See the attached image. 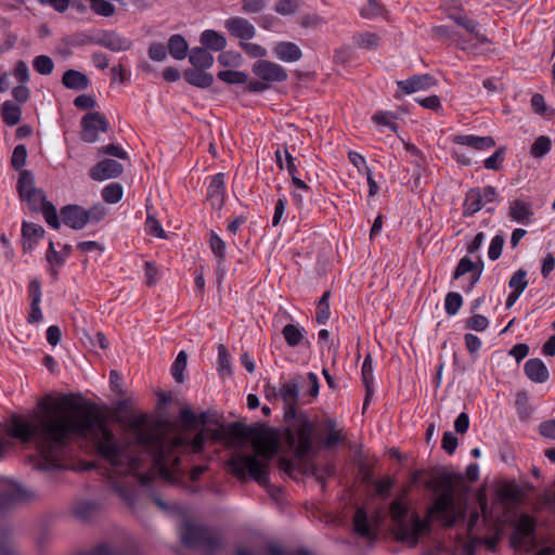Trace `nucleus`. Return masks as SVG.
I'll use <instances>...</instances> for the list:
<instances>
[{
  "label": "nucleus",
  "instance_id": "1",
  "mask_svg": "<svg viewBox=\"0 0 555 555\" xmlns=\"http://www.w3.org/2000/svg\"><path fill=\"white\" fill-rule=\"evenodd\" d=\"M129 428L135 446L121 447L95 405L81 404L63 396L40 400L30 420L13 422L12 434L24 442H33L50 464L59 461L74 437L91 439L100 454L119 475L137 474L142 467L140 451H143L151 457L162 478L171 485L180 476V470L176 468L179 463L178 451L183 448L199 453L208 437L232 446L249 440L251 452H233L228 465L237 479L245 480L248 476L260 486L269 483L270 463L278 453L274 438L240 422L227 427L220 425L215 429H202L191 441L182 435L169 436L159 424L150 425L144 415L130 420Z\"/></svg>",
  "mask_w": 555,
  "mask_h": 555
},
{
  "label": "nucleus",
  "instance_id": "2",
  "mask_svg": "<svg viewBox=\"0 0 555 555\" xmlns=\"http://www.w3.org/2000/svg\"><path fill=\"white\" fill-rule=\"evenodd\" d=\"M390 514L395 522L392 532L398 541L415 545L420 537L428 530L427 521L410 514L405 504L400 501L392 503Z\"/></svg>",
  "mask_w": 555,
  "mask_h": 555
},
{
  "label": "nucleus",
  "instance_id": "3",
  "mask_svg": "<svg viewBox=\"0 0 555 555\" xmlns=\"http://www.w3.org/2000/svg\"><path fill=\"white\" fill-rule=\"evenodd\" d=\"M513 533L511 535V545L514 547L517 555H527L534 551L539 541L535 533V520L532 516L527 514L516 515L513 520ZM552 547H543L534 555H553Z\"/></svg>",
  "mask_w": 555,
  "mask_h": 555
},
{
  "label": "nucleus",
  "instance_id": "4",
  "mask_svg": "<svg viewBox=\"0 0 555 555\" xmlns=\"http://www.w3.org/2000/svg\"><path fill=\"white\" fill-rule=\"evenodd\" d=\"M465 509L464 501L455 496L452 485L448 482L430 508V515L443 526L451 527L462 520Z\"/></svg>",
  "mask_w": 555,
  "mask_h": 555
},
{
  "label": "nucleus",
  "instance_id": "5",
  "mask_svg": "<svg viewBox=\"0 0 555 555\" xmlns=\"http://www.w3.org/2000/svg\"><path fill=\"white\" fill-rule=\"evenodd\" d=\"M483 516L480 518L477 512H472L469 520L466 525L467 541H462L460 546L462 547L463 555H474V550L478 545H486L488 550L494 551L500 540V528L495 525L492 526V534L489 537L481 535V527L486 526L485 506L481 504Z\"/></svg>",
  "mask_w": 555,
  "mask_h": 555
},
{
  "label": "nucleus",
  "instance_id": "6",
  "mask_svg": "<svg viewBox=\"0 0 555 555\" xmlns=\"http://www.w3.org/2000/svg\"><path fill=\"white\" fill-rule=\"evenodd\" d=\"M179 532L184 545L198 547L207 555L215 554L222 545L219 534L190 520H185L181 525Z\"/></svg>",
  "mask_w": 555,
  "mask_h": 555
},
{
  "label": "nucleus",
  "instance_id": "7",
  "mask_svg": "<svg viewBox=\"0 0 555 555\" xmlns=\"http://www.w3.org/2000/svg\"><path fill=\"white\" fill-rule=\"evenodd\" d=\"M313 431V424L304 415L296 417L292 427L286 430V443L294 449L297 457L301 459L310 452Z\"/></svg>",
  "mask_w": 555,
  "mask_h": 555
},
{
  "label": "nucleus",
  "instance_id": "8",
  "mask_svg": "<svg viewBox=\"0 0 555 555\" xmlns=\"http://www.w3.org/2000/svg\"><path fill=\"white\" fill-rule=\"evenodd\" d=\"M452 142L457 146H467L476 151H487L495 145L492 137H478L473 134H456L452 138ZM453 156L465 165L470 164V157L466 156L460 147L453 149Z\"/></svg>",
  "mask_w": 555,
  "mask_h": 555
},
{
  "label": "nucleus",
  "instance_id": "9",
  "mask_svg": "<svg viewBox=\"0 0 555 555\" xmlns=\"http://www.w3.org/2000/svg\"><path fill=\"white\" fill-rule=\"evenodd\" d=\"M353 528L356 533L365 541L374 542L378 537V513L373 515L367 513L365 508H358L353 516Z\"/></svg>",
  "mask_w": 555,
  "mask_h": 555
},
{
  "label": "nucleus",
  "instance_id": "10",
  "mask_svg": "<svg viewBox=\"0 0 555 555\" xmlns=\"http://www.w3.org/2000/svg\"><path fill=\"white\" fill-rule=\"evenodd\" d=\"M253 74L271 86L284 82L288 78L287 70L280 64L269 60H258L251 66Z\"/></svg>",
  "mask_w": 555,
  "mask_h": 555
},
{
  "label": "nucleus",
  "instance_id": "11",
  "mask_svg": "<svg viewBox=\"0 0 555 555\" xmlns=\"http://www.w3.org/2000/svg\"><path fill=\"white\" fill-rule=\"evenodd\" d=\"M496 196L493 186L476 188L467 192L464 201V215L470 216L478 212L488 203H492Z\"/></svg>",
  "mask_w": 555,
  "mask_h": 555
},
{
  "label": "nucleus",
  "instance_id": "12",
  "mask_svg": "<svg viewBox=\"0 0 555 555\" xmlns=\"http://www.w3.org/2000/svg\"><path fill=\"white\" fill-rule=\"evenodd\" d=\"M450 17L464 29L467 30L469 35L468 40L461 41V47L463 50L473 51L476 50L479 46L485 44L488 40L483 34L480 33L479 26L474 21L467 18L461 14H452Z\"/></svg>",
  "mask_w": 555,
  "mask_h": 555
},
{
  "label": "nucleus",
  "instance_id": "13",
  "mask_svg": "<svg viewBox=\"0 0 555 555\" xmlns=\"http://www.w3.org/2000/svg\"><path fill=\"white\" fill-rule=\"evenodd\" d=\"M81 139L85 142L93 143L98 140L99 132H105L108 128V122L100 113H89L82 120Z\"/></svg>",
  "mask_w": 555,
  "mask_h": 555
},
{
  "label": "nucleus",
  "instance_id": "14",
  "mask_svg": "<svg viewBox=\"0 0 555 555\" xmlns=\"http://www.w3.org/2000/svg\"><path fill=\"white\" fill-rule=\"evenodd\" d=\"M224 27L240 42L248 41L256 36L255 26L244 17L235 16L228 18L224 22Z\"/></svg>",
  "mask_w": 555,
  "mask_h": 555
},
{
  "label": "nucleus",
  "instance_id": "15",
  "mask_svg": "<svg viewBox=\"0 0 555 555\" xmlns=\"http://www.w3.org/2000/svg\"><path fill=\"white\" fill-rule=\"evenodd\" d=\"M124 171V167L115 159L106 158L99 162L90 169L89 176L95 181H103L119 177Z\"/></svg>",
  "mask_w": 555,
  "mask_h": 555
},
{
  "label": "nucleus",
  "instance_id": "16",
  "mask_svg": "<svg viewBox=\"0 0 555 555\" xmlns=\"http://www.w3.org/2000/svg\"><path fill=\"white\" fill-rule=\"evenodd\" d=\"M63 222L74 229L80 230L87 225L86 209L78 205H67L61 209Z\"/></svg>",
  "mask_w": 555,
  "mask_h": 555
},
{
  "label": "nucleus",
  "instance_id": "17",
  "mask_svg": "<svg viewBox=\"0 0 555 555\" xmlns=\"http://www.w3.org/2000/svg\"><path fill=\"white\" fill-rule=\"evenodd\" d=\"M31 495L18 486L0 483V509L10 507L17 501H26Z\"/></svg>",
  "mask_w": 555,
  "mask_h": 555
},
{
  "label": "nucleus",
  "instance_id": "18",
  "mask_svg": "<svg viewBox=\"0 0 555 555\" xmlns=\"http://www.w3.org/2000/svg\"><path fill=\"white\" fill-rule=\"evenodd\" d=\"M224 175L217 173L214 176L207 193V199L209 201L214 209H220L224 204Z\"/></svg>",
  "mask_w": 555,
  "mask_h": 555
},
{
  "label": "nucleus",
  "instance_id": "19",
  "mask_svg": "<svg viewBox=\"0 0 555 555\" xmlns=\"http://www.w3.org/2000/svg\"><path fill=\"white\" fill-rule=\"evenodd\" d=\"M96 43L114 52L127 51L132 46L131 40L114 31L104 33L102 37L96 40Z\"/></svg>",
  "mask_w": 555,
  "mask_h": 555
},
{
  "label": "nucleus",
  "instance_id": "20",
  "mask_svg": "<svg viewBox=\"0 0 555 555\" xmlns=\"http://www.w3.org/2000/svg\"><path fill=\"white\" fill-rule=\"evenodd\" d=\"M274 55L283 62H297L301 59V49L294 42L280 41L273 48Z\"/></svg>",
  "mask_w": 555,
  "mask_h": 555
},
{
  "label": "nucleus",
  "instance_id": "21",
  "mask_svg": "<svg viewBox=\"0 0 555 555\" xmlns=\"http://www.w3.org/2000/svg\"><path fill=\"white\" fill-rule=\"evenodd\" d=\"M435 80L429 75L413 76L404 81L398 82L400 90L406 94L415 93L422 90H427L434 86Z\"/></svg>",
  "mask_w": 555,
  "mask_h": 555
},
{
  "label": "nucleus",
  "instance_id": "22",
  "mask_svg": "<svg viewBox=\"0 0 555 555\" xmlns=\"http://www.w3.org/2000/svg\"><path fill=\"white\" fill-rule=\"evenodd\" d=\"M43 233L44 230L41 225L24 221L22 225L24 251H30L35 244L43 236Z\"/></svg>",
  "mask_w": 555,
  "mask_h": 555
},
{
  "label": "nucleus",
  "instance_id": "23",
  "mask_svg": "<svg viewBox=\"0 0 555 555\" xmlns=\"http://www.w3.org/2000/svg\"><path fill=\"white\" fill-rule=\"evenodd\" d=\"M525 495L524 490L515 482H506L498 490L499 499L505 504H518Z\"/></svg>",
  "mask_w": 555,
  "mask_h": 555
},
{
  "label": "nucleus",
  "instance_id": "24",
  "mask_svg": "<svg viewBox=\"0 0 555 555\" xmlns=\"http://www.w3.org/2000/svg\"><path fill=\"white\" fill-rule=\"evenodd\" d=\"M279 395L282 398L285 406L288 409L286 414H295V406L297 404L299 390L296 382H287L280 387Z\"/></svg>",
  "mask_w": 555,
  "mask_h": 555
},
{
  "label": "nucleus",
  "instance_id": "25",
  "mask_svg": "<svg viewBox=\"0 0 555 555\" xmlns=\"http://www.w3.org/2000/svg\"><path fill=\"white\" fill-rule=\"evenodd\" d=\"M62 82L67 89L80 91L88 88L90 80L86 74L79 70L68 69L64 73Z\"/></svg>",
  "mask_w": 555,
  "mask_h": 555
},
{
  "label": "nucleus",
  "instance_id": "26",
  "mask_svg": "<svg viewBox=\"0 0 555 555\" xmlns=\"http://www.w3.org/2000/svg\"><path fill=\"white\" fill-rule=\"evenodd\" d=\"M525 372L527 376L535 382L543 383L548 378V371L540 359H530L525 363Z\"/></svg>",
  "mask_w": 555,
  "mask_h": 555
},
{
  "label": "nucleus",
  "instance_id": "27",
  "mask_svg": "<svg viewBox=\"0 0 555 555\" xmlns=\"http://www.w3.org/2000/svg\"><path fill=\"white\" fill-rule=\"evenodd\" d=\"M201 43L206 50L222 51L227 46V39L220 33L207 29L201 34Z\"/></svg>",
  "mask_w": 555,
  "mask_h": 555
},
{
  "label": "nucleus",
  "instance_id": "28",
  "mask_svg": "<svg viewBox=\"0 0 555 555\" xmlns=\"http://www.w3.org/2000/svg\"><path fill=\"white\" fill-rule=\"evenodd\" d=\"M533 212L529 204L524 201H514L509 206L508 216L512 220L528 224Z\"/></svg>",
  "mask_w": 555,
  "mask_h": 555
},
{
  "label": "nucleus",
  "instance_id": "29",
  "mask_svg": "<svg viewBox=\"0 0 555 555\" xmlns=\"http://www.w3.org/2000/svg\"><path fill=\"white\" fill-rule=\"evenodd\" d=\"M472 272V285L476 284L481 275L482 266L479 267L477 263L473 262L468 257H463L454 271V279H459L462 275Z\"/></svg>",
  "mask_w": 555,
  "mask_h": 555
},
{
  "label": "nucleus",
  "instance_id": "30",
  "mask_svg": "<svg viewBox=\"0 0 555 555\" xmlns=\"http://www.w3.org/2000/svg\"><path fill=\"white\" fill-rule=\"evenodd\" d=\"M190 63L198 69H206L211 67L214 56L205 48H193L189 54Z\"/></svg>",
  "mask_w": 555,
  "mask_h": 555
},
{
  "label": "nucleus",
  "instance_id": "31",
  "mask_svg": "<svg viewBox=\"0 0 555 555\" xmlns=\"http://www.w3.org/2000/svg\"><path fill=\"white\" fill-rule=\"evenodd\" d=\"M362 380H363V385L366 390L364 402H363V411H365L366 406L370 403L372 395H373V386L372 385H373L374 377H373L372 359H371L370 354L366 356V358L363 362V365H362Z\"/></svg>",
  "mask_w": 555,
  "mask_h": 555
},
{
  "label": "nucleus",
  "instance_id": "32",
  "mask_svg": "<svg viewBox=\"0 0 555 555\" xmlns=\"http://www.w3.org/2000/svg\"><path fill=\"white\" fill-rule=\"evenodd\" d=\"M189 44L183 36L176 34L168 40V52L176 60H184L188 55Z\"/></svg>",
  "mask_w": 555,
  "mask_h": 555
},
{
  "label": "nucleus",
  "instance_id": "33",
  "mask_svg": "<svg viewBox=\"0 0 555 555\" xmlns=\"http://www.w3.org/2000/svg\"><path fill=\"white\" fill-rule=\"evenodd\" d=\"M100 511V506L90 501H82L75 504L74 516L81 521L91 520Z\"/></svg>",
  "mask_w": 555,
  "mask_h": 555
},
{
  "label": "nucleus",
  "instance_id": "34",
  "mask_svg": "<svg viewBox=\"0 0 555 555\" xmlns=\"http://www.w3.org/2000/svg\"><path fill=\"white\" fill-rule=\"evenodd\" d=\"M204 69H189L185 70L184 77L186 81L193 86L205 88L212 83L214 78L211 75L203 72Z\"/></svg>",
  "mask_w": 555,
  "mask_h": 555
},
{
  "label": "nucleus",
  "instance_id": "35",
  "mask_svg": "<svg viewBox=\"0 0 555 555\" xmlns=\"http://www.w3.org/2000/svg\"><path fill=\"white\" fill-rule=\"evenodd\" d=\"M34 175L29 170H22L17 181V192L22 198L33 190H36Z\"/></svg>",
  "mask_w": 555,
  "mask_h": 555
},
{
  "label": "nucleus",
  "instance_id": "36",
  "mask_svg": "<svg viewBox=\"0 0 555 555\" xmlns=\"http://www.w3.org/2000/svg\"><path fill=\"white\" fill-rule=\"evenodd\" d=\"M552 149V140L546 135H540L533 142L530 154L534 158L544 157Z\"/></svg>",
  "mask_w": 555,
  "mask_h": 555
},
{
  "label": "nucleus",
  "instance_id": "37",
  "mask_svg": "<svg viewBox=\"0 0 555 555\" xmlns=\"http://www.w3.org/2000/svg\"><path fill=\"white\" fill-rule=\"evenodd\" d=\"M218 78L229 85H241L247 82L248 75L240 70L225 69L218 73Z\"/></svg>",
  "mask_w": 555,
  "mask_h": 555
},
{
  "label": "nucleus",
  "instance_id": "38",
  "mask_svg": "<svg viewBox=\"0 0 555 555\" xmlns=\"http://www.w3.org/2000/svg\"><path fill=\"white\" fill-rule=\"evenodd\" d=\"M282 334L284 336L285 341L291 347L298 346L304 339L302 331L294 324H287L284 326Z\"/></svg>",
  "mask_w": 555,
  "mask_h": 555
},
{
  "label": "nucleus",
  "instance_id": "39",
  "mask_svg": "<svg viewBox=\"0 0 555 555\" xmlns=\"http://www.w3.org/2000/svg\"><path fill=\"white\" fill-rule=\"evenodd\" d=\"M353 42L356 46L363 49H376L379 44V37L372 33L358 34L353 36Z\"/></svg>",
  "mask_w": 555,
  "mask_h": 555
},
{
  "label": "nucleus",
  "instance_id": "40",
  "mask_svg": "<svg viewBox=\"0 0 555 555\" xmlns=\"http://www.w3.org/2000/svg\"><path fill=\"white\" fill-rule=\"evenodd\" d=\"M283 154L286 159V169H287L288 173L292 176L293 183L299 189L308 190V185L306 184V182L296 176L297 168H296V165L294 162L295 159L292 156V154L288 152L287 147L284 149Z\"/></svg>",
  "mask_w": 555,
  "mask_h": 555
},
{
  "label": "nucleus",
  "instance_id": "41",
  "mask_svg": "<svg viewBox=\"0 0 555 555\" xmlns=\"http://www.w3.org/2000/svg\"><path fill=\"white\" fill-rule=\"evenodd\" d=\"M508 286L513 292L522 294L528 286L527 272L518 269L509 279Z\"/></svg>",
  "mask_w": 555,
  "mask_h": 555
},
{
  "label": "nucleus",
  "instance_id": "42",
  "mask_svg": "<svg viewBox=\"0 0 555 555\" xmlns=\"http://www.w3.org/2000/svg\"><path fill=\"white\" fill-rule=\"evenodd\" d=\"M330 291H326L319 300L315 320L319 324H324L330 318Z\"/></svg>",
  "mask_w": 555,
  "mask_h": 555
},
{
  "label": "nucleus",
  "instance_id": "43",
  "mask_svg": "<svg viewBox=\"0 0 555 555\" xmlns=\"http://www.w3.org/2000/svg\"><path fill=\"white\" fill-rule=\"evenodd\" d=\"M102 197L108 204H116L122 197V186L119 183H111L102 190Z\"/></svg>",
  "mask_w": 555,
  "mask_h": 555
},
{
  "label": "nucleus",
  "instance_id": "44",
  "mask_svg": "<svg viewBox=\"0 0 555 555\" xmlns=\"http://www.w3.org/2000/svg\"><path fill=\"white\" fill-rule=\"evenodd\" d=\"M463 305V297L460 293L451 292L446 296L444 309L447 314L455 315Z\"/></svg>",
  "mask_w": 555,
  "mask_h": 555
},
{
  "label": "nucleus",
  "instance_id": "45",
  "mask_svg": "<svg viewBox=\"0 0 555 555\" xmlns=\"http://www.w3.org/2000/svg\"><path fill=\"white\" fill-rule=\"evenodd\" d=\"M22 201H25L28 204L30 210L37 211L39 210V207L47 202V198L44 192L37 188L36 190H33V192L23 196Z\"/></svg>",
  "mask_w": 555,
  "mask_h": 555
},
{
  "label": "nucleus",
  "instance_id": "46",
  "mask_svg": "<svg viewBox=\"0 0 555 555\" xmlns=\"http://www.w3.org/2000/svg\"><path fill=\"white\" fill-rule=\"evenodd\" d=\"M490 321L482 314L474 313L465 321V326L468 330L476 332H483L489 327Z\"/></svg>",
  "mask_w": 555,
  "mask_h": 555
},
{
  "label": "nucleus",
  "instance_id": "47",
  "mask_svg": "<svg viewBox=\"0 0 555 555\" xmlns=\"http://www.w3.org/2000/svg\"><path fill=\"white\" fill-rule=\"evenodd\" d=\"M186 359H188V354L185 351L182 350L179 352L177 359L175 360V362L172 364L171 373H172L173 378L178 383H183V380H184L183 371L186 367Z\"/></svg>",
  "mask_w": 555,
  "mask_h": 555
},
{
  "label": "nucleus",
  "instance_id": "48",
  "mask_svg": "<svg viewBox=\"0 0 555 555\" xmlns=\"http://www.w3.org/2000/svg\"><path fill=\"white\" fill-rule=\"evenodd\" d=\"M90 8L95 14L105 17L113 16L116 11L115 5L106 0H92Z\"/></svg>",
  "mask_w": 555,
  "mask_h": 555
},
{
  "label": "nucleus",
  "instance_id": "49",
  "mask_svg": "<svg viewBox=\"0 0 555 555\" xmlns=\"http://www.w3.org/2000/svg\"><path fill=\"white\" fill-rule=\"evenodd\" d=\"M33 66L35 70L41 75H50L54 68L52 59L43 54L34 59Z\"/></svg>",
  "mask_w": 555,
  "mask_h": 555
},
{
  "label": "nucleus",
  "instance_id": "50",
  "mask_svg": "<svg viewBox=\"0 0 555 555\" xmlns=\"http://www.w3.org/2000/svg\"><path fill=\"white\" fill-rule=\"evenodd\" d=\"M39 210L42 211L43 217L49 225H51L53 229L60 228L56 209L52 203L47 201L42 206L39 207Z\"/></svg>",
  "mask_w": 555,
  "mask_h": 555
},
{
  "label": "nucleus",
  "instance_id": "51",
  "mask_svg": "<svg viewBox=\"0 0 555 555\" xmlns=\"http://www.w3.org/2000/svg\"><path fill=\"white\" fill-rule=\"evenodd\" d=\"M240 47L244 50V52L250 57H258L263 60L262 57L267 56L268 51L266 48L258 43L243 41L240 42Z\"/></svg>",
  "mask_w": 555,
  "mask_h": 555
},
{
  "label": "nucleus",
  "instance_id": "52",
  "mask_svg": "<svg viewBox=\"0 0 555 555\" xmlns=\"http://www.w3.org/2000/svg\"><path fill=\"white\" fill-rule=\"evenodd\" d=\"M505 238L502 234H496L490 242L488 257L490 260H496L502 254Z\"/></svg>",
  "mask_w": 555,
  "mask_h": 555
},
{
  "label": "nucleus",
  "instance_id": "53",
  "mask_svg": "<svg viewBox=\"0 0 555 555\" xmlns=\"http://www.w3.org/2000/svg\"><path fill=\"white\" fill-rule=\"evenodd\" d=\"M360 15L366 20H374L380 15V7L376 0H366V3L361 7Z\"/></svg>",
  "mask_w": 555,
  "mask_h": 555
},
{
  "label": "nucleus",
  "instance_id": "54",
  "mask_svg": "<svg viewBox=\"0 0 555 555\" xmlns=\"http://www.w3.org/2000/svg\"><path fill=\"white\" fill-rule=\"evenodd\" d=\"M26 158H27V150H26L25 145L20 144L17 146H15L13 154H12V158H11L12 167L16 170L22 169L26 164Z\"/></svg>",
  "mask_w": 555,
  "mask_h": 555
},
{
  "label": "nucleus",
  "instance_id": "55",
  "mask_svg": "<svg viewBox=\"0 0 555 555\" xmlns=\"http://www.w3.org/2000/svg\"><path fill=\"white\" fill-rule=\"evenodd\" d=\"M210 248L221 263L225 257V244L215 232H211L210 235Z\"/></svg>",
  "mask_w": 555,
  "mask_h": 555
},
{
  "label": "nucleus",
  "instance_id": "56",
  "mask_svg": "<svg viewBox=\"0 0 555 555\" xmlns=\"http://www.w3.org/2000/svg\"><path fill=\"white\" fill-rule=\"evenodd\" d=\"M267 552L268 555H313L310 551L306 548L285 550L278 544L270 545Z\"/></svg>",
  "mask_w": 555,
  "mask_h": 555
},
{
  "label": "nucleus",
  "instance_id": "57",
  "mask_svg": "<svg viewBox=\"0 0 555 555\" xmlns=\"http://www.w3.org/2000/svg\"><path fill=\"white\" fill-rule=\"evenodd\" d=\"M242 55L233 51H223L218 56V62L222 66H237L241 64Z\"/></svg>",
  "mask_w": 555,
  "mask_h": 555
},
{
  "label": "nucleus",
  "instance_id": "58",
  "mask_svg": "<svg viewBox=\"0 0 555 555\" xmlns=\"http://www.w3.org/2000/svg\"><path fill=\"white\" fill-rule=\"evenodd\" d=\"M0 555H20L15 543L9 534H0Z\"/></svg>",
  "mask_w": 555,
  "mask_h": 555
},
{
  "label": "nucleus",
  "instance_id": "59",
  "mask_svg": "<svg viewBox=\"0 0 555 555\" xmlns=\"http://www.w3.org/2000/svg\"><path fill=\"white\" fill-rule=\"evenodd\" d=\"M2 117L8 125H16L21 120L20 106H3Z\"/></svg>",
  "mask_w": 555,
  "mask_h": 555
},
{
  "label": "nucleus",
  "instance_id": "60",
  "mask_svg": "<svg viewBox=\"0 0 555 555\" xmlns=\"http://www.w3.org/2000/svg\"><path fill=\"white\" fill-rule=\"evenodd\" d=\"M145 229H146L147 233H150L156 237H159V238L166 237L165 231L162 228L160 223L152 215H149L146 218Z\"/></svg>",
  "mask_w": 555,
  "mask_h": 555
},
{
  "label": "nucleus",
  "instance_id": "61",
  "mask_svg": "<svg viewBox=\"0 0 555 555\" xmlns=\"http://www.w3.org/2000/svg\"><path fill=\"white\" fill-rule=\"evenodd\" d=\"M298 9V3L295 0H280L275 3L274 10L281 15L294 14Z\"/></svg>",
  "mask_w": 555,
  "mask_h": 555
},
{
  "label": "nucleus",
  "instance_id": "62",
  "mask_svg": "<svg viewBox=\"0 0 555 555\" xmlns=\"http://www.w3.org/2000/svg\"><path fill=\"white\" fill-rule=\"evenodd\" d=\"M149 57L156 62H162L167 57V49L160 42H153L149 48Z\"/></svg>",
  "mask_w": 555,
  "mask_h": 555
},
{
  "label": "nucleus",
  "instance_id": "63",
  "mask_svg": "<svg viewBox=\"0 0 555 555\" xmlns=\"http://www.w3.org/2000/svg\"><path fill=\"white\" fill-rule=\"evenodd\" d=\"M197 415L189 408H183L180 411V421L181 423L191 429L197 428Z\"/></svg>",
  "mask_w": 555,
  "mask_h": 555
},
{
  "label": "nucleus",
  "instance_id": "64",
  "mask_svg": "<svg viewBox=\"0 0 555 555\" xmlns=\"http://www.w3.org/2000/svg\"><path fill=\"white\" fill-rule=\"evenodd\" d=\"M516 409L519 414V416L522 420L529 418L531 414V409L528 403V398L524 393H518L516 398Z\"/></svg>",
  "mask_w": 555,
  "mask_h": 555
}]
</instances>
